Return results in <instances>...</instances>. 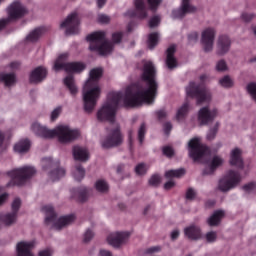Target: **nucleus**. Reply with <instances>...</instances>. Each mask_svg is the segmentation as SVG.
<instances>
[{
    "instance_id": "obj_1",
    "label": "nucleus",
    "mask_w": 256,
    "mask_h": 256,
    "mask_svg": "<svg viewBox=\"0 0 256 256\" xmlns=\"http://www.w3.org/2000/svg\"><path fill=\"white\" fill-rule=\"evenodd\" d=\"M142 79L144 82L129 86L122 92L113 91L96 112L98 122L113 123L118 107L133 108L141 104H152L158 95L156 68L152 61H145Z\"/></svg>"
},
{
    "instance_id": "obj_2",
    "label": "nucleus",
    "mask_w": 256,
    "mask_h": 256,
    "mask_svg": "<svg viewBox=\"0 0 256 256\" xmlns=\"http://www.w3.org/2000/svg\"><path fill=\"white\" fill-rule=\"evenodd\" d=\"M103 75V69L93 68L89 73V78L82 88L83 108L86 113L91 114L97 107V103L102 95V88L99 81Z\"/></svg>"
},
{
    "instance_id": "obj_3",
    "label": "nucleus",
    "mask_w": 256,
    "mask_h": 256,
    "mask_svg": "<svg viewBox=\"0 0 256 256\" xmlns=\"http://www.w3.org/2000/svg\"><path fill=\"white\" fill-rule=\"evenodd\" d=\"M31 130L34 134L43 139H53L56 137L62 144H69L80 137L79 130L73 129L67 124H60L53 129H49L35 122L31 125Z\"/></svg>"
},
{
    "instance_id": "obj_4",
    "label": "nucleus",
    "mask_w": 256,
    "mask_h": 256,
    "mask_svg": "<svg viewBox=\"0 0 256 256\" xmlns=\"http://www.w3.org/2000/svg\"><path fill=\"white\" fill-rule=\"evenodd\" d=\"M43 214H45V224L50 226L52 229L56 231H60L63 228L70 226L75 222L74 215H66L56 218V214L54 212V208L51 204L44 205L41 208Z\"/></svg>"
},
{
    "instance_id": "obj_5",
    "label": "nucleus",
    "mask_w": 256,
    "mask_h": 256,
    "mask_svg": "<svg viewBox=\"0 0 256 256\" xmlns=\"http://www.w3.org/2000/svg\"><path fill=\"white\" fill-rule=\"evenodd\" d=\"M242 182V176L238 170L228 169L220 180H218L217 190L222 193H228L236 189Z\"/></svg>"
},
{
    "instance_id": "obj_6",
    "label": "nucleus",
    "mask_w": 256,
    "mask_h": 256,
    "mask_svg": "<svg viewBox=\"0 0 256 256\" xmlns=\"http://www.w3.org/2000/svg\"><path fill=\"white\" fill-rule=\"evenodd\" d=\"M186 95L189 98H195L198 105L209 104L212 101V92L202 84L190 82L186 87Z\"/></svg>"
},
{
    "instance_id": "obj_7",
    "label": "nucleus",
    "mask_w": 256,
    "mask_h": 256,
    "mask_svg": "<svg viewBox=\"0 0 256 256\" xmlns=\"http://www.w3.org/2000/svg\"><path fill=\"white\" fill-rule=\"evenodd\" d=\"M87 41L90 43L89 49L97 51L100 55H109L113 51V45L105 40L104 32H94L88 35Z\"/></svg>"
},
{
    "instance_id": "obj_8",
    "label": "nucleus",
    "mask_w": 256,
    "mask_h": 256,
    "mask_svg": "<svg viewBox=\"0 0 256 256\" xmlns=\"http://www.w3.org/2000/svg\"><path fill=\"white\" fill-rule=\"evenodd\" d=\"M69 53L64 52L56 58L53 69L54 71H66L67 73H81L84 71L85 65L81 62H68Z\"/></svg>"
},
{
    "instance_id": "obj_9",
    "label": "nucleus",
    "mask_w": 256,
    "mask_h": 256,
    "mask_svg": "<svg viewBox=\"0 0 256 256\" xmlns=\"http://www.w3.org/2000/svg\"><path fill=\"white\" fill-rule=\"evenodd\" d=\"M189 157L194 161H201L210 155L209 149L202 144L200 137H193L188 141Z\"/></svg>"
},
{
    "instance_id": "obj_10",
    "label": "nucleus",
    "mask_w": 256,
    "mask_h": 256,
    "mask_svg": "<svg viewBox=\"0 0 256 256\" xmlns=\"http://www.w3.org/2000/svg\"><path fill=\"white\" fill-rule=\"evenodd\" d=\"M42 169L48 173L49 180L56 182L63 178L66 174L64 168H58L59 161L53 160L52 158H43L41 161Z\"/></svg>"
},
{
    "instance_id": "obj_11",
    "label": "nucleus",
    "mask_w": 256,
    "mask_h": 256,
    "mask_svg": "<svg viewBox=\"0 0 256 256\" xmlns=\"http://www.w3.org/2000/svg\"><path fill=\"white\" fill-rule=\"evenodd\" d=\"M36 173L35 167L26 165L9 171L8 176L14 181L15 185L20 186L32 179Z\"/></svg>"
},
{
    "instance_id": "obj_12",
    "label": "nucleus",
    "mask_w": 256,
    "mask_h": 256,
    "mask_svg": "<svg viewBox=\"0 0 256 256\" xmlns=\"http://www.w3.org/2000/svg\"><path fill=\"white\" fill-rule=\"evenodd\" d=\"M123 142V136L120 131V126L117 123H111L107 128V136L102 141V147L105 149L116 147Z\"/></svg>"
},
{
    "instance_id": "obj_13",
    "label": "nucleus",
    "mask_w": 256,
    "mask_h": 256,
    "mask_svg": "<svg viewBox=\"0 0 256 256\" xmlns=\"http://www.w3.org/2000/svg\"><path fill=\"white\" fill-rule=\"evenodd\" d=\"M60 28L65 30L66 35H77L80 31V17L76 12L69 14Z\"/></svg>"
},
{
    "instance_id": "obj_14",
    "label": "nucleus",
    "mask_w": 256,
    "mask_h": 256,
    "mask_svg": "<svg viewBox=\"0 0 256 256\" xmlns=\"http://www.w3.org/2000/svg\"><path fill=\"white\" fill-rule=\"evenodd\" d=\"M219 117L217 108L210 109L208 106L202 107L198 112V123L201 126H207Z\"/></svg>"
},
{
    "instance_id": "obj_15",
    "label": "nucleus",
    "mask_w": 256,
    "mask_h": 256,
    "mask_svg": "<svg viewBox=\"0 0 256 256\" xmlns=\"http://www.w3.org/2000/svg\"><path fill=\"white\" fill-rule=\"evenodd\" d=\"M216 37V30L213 27H207L203 29L201 33V41L203 49L206 53H209L214 47V41Z\"/></svg>"
},
{
    "instance_id": "obj_16",
    "label": "nucleus",
    "mask_w": 256,
    "mask_h": 256,
    "mask_svg": "<svg viewBox=\"0 0 256 256\" xmlns=\"http://www.w3.org/2000/svg\"><path fill=\"white\" fill-rule=\"evenodd\" d=\"M197 7L190 3V0H182V4L179 9L172 11V19H182L189 15V13H196Z\"/></svg>"
},
{
    "instance_id": "obj_17",
    "label": "nucleus",
    "mask_w": 256,
    "mask_h": 256,
    "mask_svg": "<svg viewBox=\"0 0 256 256\" xmlns=\"http://www.w3.org/2000/svg\"><path fill=\"white\" fill-rule=\"evenodd\" d=\"M36 247L35 240H22L16 244L17 256H34L32 250Z\"/></svg>"
},
{
    "instance_id": "obj_18",
    "label": "nucleus",
    "mask_w": 256,
    "mask_h": 256,
    "mask_svg": "<svg viewBox=\"0 0 256 256\" xmlns=\"http://www.w3.org/2000/svg\"><path fill=\"white\" fill-rule=\"evenodd\" d=\"M129 237V232H112L107 237V243L113 247H120L128 241Z\"/></svg>"
},
{
    "instance_id": "obj_19",
    "label": "nucleus",
    "mask_w": 256,
    "mask_h": 256,
    "mask_svg": "<svg viewBox=\"0 0 256 256\" xmlns=\"http://www.w3.org/2000/svg\"><path fill=\"white\" fill-rule=\"evenodd\" d=\"M9 19H20L26 15L27 9L20 1L12 2L7 8Z\"/></svg>"
},
{
    "instance_id": "obj_20",
    "label": "nucleus",
    "mask_w": 256,
    "mask_h": 256,
    "mask_svg": "<svg viewBox=\"0 0 256 256\" xmlns=\"http://www.w3.org/2000/svg\"><path fill=\"white\" fill-rule=\"evenodd\" d=\"M186 173V170L183 168L176 169V170H168L165 173V177L169 180L165 183L164 188L165 190H171L176 186V182L173 180V178H182Z\"/></svg>"
},
{
    "instance_id": "obj_21",
    "label": "nucleus",
    "mask_w": 256,
    "mask_h": 256,
    "mask_svg": "<svg viewBox=\"0 0 256 256\" xmlns=\"http://www.w3.org/2000/svg\"><path fill=\"white\" fill-rule=\"evenodd\" d=\"M230 166L236 167L238 170L244 169V161L242 157V151L240 148H234L230 151V159H229Z\"/></svg>"
},
{
    "instance_id": "obj_22",
    "label": "nucleus",
    "mask_w": 256,
    "mask_h": 256,
    "mask_svg": "<svg viewBox=\"0 0 256 256\" xmlns=\"http://www.w3.org/2000/svg\"><path fill=\"white\" fill-rule=\"evenodd\" d=\"M136 12L134 10H129L126 13L127 17H139V19H146L148 17L147 9L145 7L144 0H135Z\"/></svg>"
},
{
    "instance_id": "obj_23",
    "label": "nucleus",
    "mask_w": 256,
    "mask_h": 256,
    "mask_svg": "<svg viewBox=\"0 0 256 256\" xmlns=\"http://www.w3.org/2000/svg\"><path fill=\"white\" fill-rule=\"evenodd\" d=\"M225 163V159L221 155H214L208 161V168L204 171L206 175L213 174L218 168L222 167Z\"/></svg>"
},
{
    "instance_id": "obj_24",
    "label": "nucleus",
    "mask_w": 256,
    "mask_h": 256,
    "mask_svg": "<svg viewBox=\"0 0 256 256\" xmlns=\"http://www.w3.org/2000/svg\"><path fill=\"white\" fill-rule=\"evenodd\" d=\"M46 75V68L39 66L31 72L29 80L32 84H39L45 79Z\"/></svg>"
},
{
    "instance_id": "obj_25",
    "label": "nucleus",
    "mask_w": 256,
    "mask_h": 256,
    "mask_svg": "<svg viewBox=\"0 0 256 256\" xmlns=\"http://www.w3.org/2000/svg\"><path fill=\"white\" fill-rule=\"evenodd\" d=\"M73 158L79 162H87L90 158V154L87 148L82 146H74L73 147Z\"/></svg>"
},
{
    "instance_id": "obj_26",
    "label": "nucleus",
    "mask_w": 256,
    "mask_h": 256,
    "mask_svg": "<svg viewBox=\"0 0 256 256\" xmlns=\"http://www.w3.org/2000/svg\"><path fill=\"white\" fill-rule=\"evenodd\" d=\"M218 55H226L229 53L231 47V40L227 35L218 37Z\"/></svg>"
},
{
    "instance_id": "obj_27",
    "label": "nucleus",
    "mask_w": 256,
    "mask_h": 256,
    "mask_svg": "<svg viewBox=\"0 0 256 256\" xmlns=\"http://www.w3.org/2000/svg\"><path fill=\"white\" fill-rule=\"evenodd\" d=\"M185 235L190 240H200L203 238L201 229L197 225H190L184 230Z\"/></svg>"
},
{
    "instance_id": "obj_28",
    "label": "nucleus",
    "mask_w": 256,
    "mask_h": 256,
    "mask_svg": "<svg viewBox=\"0 0 256 256\" xmlns=\"http://www.w3.org/2000/svg\"><path fill=\"white\" fill-rule=\"evenodd\" d=\"M30 147L31 143L29 139H21L14 145L13 149L15 153L26 154Z\"/></svg>"
},
{
    "instance_id": "obj_29",
    "label": "nucleus",
    "mask_w": 256,
    "mask_h": 256,
    "mask_svg": "<svg viewBox=\"0 0 256 256\" xmlns=\"http://www.w3.org/2000/svg\"><path fill=\"white\" fill-rule=\"evenodd\" d=\"M175 51V46H170L167 50L166 65L168 69H175L176 67H178L177 59L174 56Z\"/></svg>"
},
{
    "instance_id": "obj_30",
    "label": "nucleus",
    "mask_w": 256,
    "mask_h": 256,
    "mask_svg": "<svg viewBox=\"0 0 256 256\" xmlns=\"http://www.w3.org/2000/svg\"><path fill=\"white\" fill-rule=\"evenodd\" d=\"M18 214L16 212H7L2 215L1 222L7 227H11L17 223Z\"/></svg>"
},
{
    "instance_id": "obj_31",
    "label": "nucleus",
    "mask_w": 256,
    "mask_h": 256,
    "mask_svg": "<svg viewBox=\"0 0 256 256\" xmlns=\"http://www.w3.org/2000/svg\"><path fill=\"white\" fill-rule=\"evenodd\" d=\"M218 86L222 89H233L235 87V81L230 75H224L218 79Z\"/></svg>"
},
{
    "instance_id": "obj_32",
    "label": "nucleus",
    "mask_w": 256,
    "mask_h": 256,
    "mask_svg": "<svg viewBox=\"0 0 256 256\" xmlns=\"http://www.w3.org/2000/svg\"><path fill=\"white\" fill-rule=\"evenodd\" d=\"M225 212L223 210H217L208 218V225L211 227L218 226L221 220L224 218Z\"/></svg>"
},
{
    "instance_id": "obj_33",
    "label": "nucleus",
    "mask_w": 256,
    "mask_h": 256,
    "mask_svg": "<svg viewBox=\"0 0 256 256\" xmlns=\"http://www.w3.org/2000/svg\"><path fill=\"white\" fill-rule=\"evenodd\" d=\"M190 110V105L189 103H184L178 110L176 113V120L179 123L184 122V120L186 119L187 114L189 113Z\"/></svg>"
},
{
    "instance_id": "obj_34",
    "label": "nucleus",
    "mask_w": 256,
    "mask_h": 256,
    "mask_svg": "<svg viewBox=\"0 0 256 256\" xmlns=\"http://www.w3.org/2000/svg\"><path fill=\"white\" fill-rule=\"evenodd\" d=\"M64 85L68 88L72 96H76L78 94V87L76 86L74 78L72 76H67L64 79Z\"/></svg>"
},
{
    "instance_id": "obj_35",
    "label": "nucleus",
    "mask_w": 256,
    "mask_h": 256,
    "mask_svg": "<svg viewBox=\"0 0 256 256\" xmlns=\"http://www.w3.org/2000/svg\"><path fill=\"white\" fill-rule=\"evenodd\" d=\"M17 79L14 73H2V82L6 87H12L15 85Z\"/></svg>"
},
{
    "instance_id": "obj_36",
    "label": "nucleus",
    "mask_w": 256,
    "mask_h": 256,
    "mask_svg": "<svg viewBox=\"0 0 256 256\" xmlns=\"http://www.w3.org/2000/svg\"><path fill=\"white\" fill-rule=\"evenodd\" d=\"M44 33H45L44 28H37L27 36V41H31V43H35V41H38V39H40V37H42Z\"/></svg>"
},
{
    "instance_id": "obj_37",
    "label": "nucleus",
    "mask_w": 256,
    "mask_h": 256,
    "mask_svg": "<svg viewBox=\"0 0 256 256\" xmlns=\"http://www.w3.org/2000/svg\"><path fill=\"white\" fill-rule=\"evenodd\" d=\"M160 41V34L158 32L150 33L147 40V45L150 49H153L158 45Z\"/></svg>"
},
{
    "instance_id": "obj_38",
    "label": "nucleus",
    "mask_w": 256,
    "mask_h": 256,
    "mask_svg": "<svg viewBox=\"0 0 256 256\" xmlns=\"http://www.w3.org/2000/svg\"><path fill=\"white\" fill-rule=\"evenodd\" d=\"M95 189L100 193H107L109 185L104 179H99L95 182Z\"/></svg>"
},
{
    "instance_id": "obj_39",
    "label": "nucleus",
    "mask_w": 256,
    "mask_h": 256,
    "mask_svg": "<svg viewBox=\"0 0 256 256\" xmlns=\"http://www.w3.org/2000/svg\"><path fill=\"white\" fill-rule=\"evenodd\" d=\"M72 175L74 179L79 182L85 176V169L81 165H77L75 166Z\"/></svg>"
},
{
    "instance_id": "obj_40",
    "label": "nucleus",
    "mask_w": 256,
    "mask_h": 256,
    "mask_svg": "<svg viewBox=\"0 0 256 256\" xmlns=\"http://www.w3.org/2000/svg\"><path fill=\"white\" fill-rule=\"evenodd\" d=\"M205 242L213 244L218 240V233L216 231H208L205 236H202Z\"/></svg>"
},
{
    "instance_id": "obj_41",
    "label": "nucleus",
    "mask_w": 256,
    "mask_h": 256,
    "mask_svg": "<svg viewBox=\"0 0 256 256\" xmlns=\"http://www.w3.org/2000/svg\"><path fill=\"white\" fill-rule=\"evenodd\" d=\"M219 126H220V123H219V122H216L214 128H211V129H210V131H209L208 134H207V139H208L209 141H212V140L215 139V137H216V135H217V133H218V128H219Z\"/></svg>"
},
{
    "instance_id": "obj_42",
    "label": "nucleus",
    "mask_w": 256,
    "mask_h": 256,
    "mask_svg": "<svg viewBox=\"0 0 256 256\" xmlns=\"http://www.w3.org/2000/svg\"><path fill=\"white\" fill-rule=\"evenodd\" d=\"M246 91H248V94H250V97H252V100L256 102V83L248 84V86H246Z\"/></svg>"
},
{
    "instance_id": "obj_43",
    "label": "nucleus",
    "mask_w": 256,
    "mask_h": 256,
    "mask_svg": "<svg viewBox=\"0 0 256 256\" xmlns=\"http://www.w3.org/2000/svg\"><path fill=\"white\" fill-rule=\"evenodd\" d=\"M148 171V166L145 163H140L136 166L135 172L138 176H143Z\"/></svg>"
},
{
    "instance_id": "obj_44",
    "label": "nucleus",
    "mask_w": 256,
    "mask_h": 256,
    "mask_svg": "<svg viewBox=\"0 0 256 256\" xmlns=\"http://www.w3.org/2000/svg\"><path fill=\"white\" fill-rule=\"evenodd\" d=\"M61 113H62V107L61 106H58L55 109H53L51 114H50L51 122H55L59 118Z\"/></svg>"
},
{
    "instance_id": "obj_45",
    "label": "nucleus",
    "mask_w": 256,
    "mask_h": 256,
    "mask_svg": "<svg viewBox=\"0 0 256 256\" xmlns=\"http://www.w3.org/2000/svg\"><path fill=\"white\" fill-rule=\"evenodd\" d=\"M21 204H22V202H21L20 198H15L13 200V202L11 203L12 212L16 213L18 215V211L21 207Z\"/></svg>"
},
{
    "instance_id": "obj_46",
    "label": "nucleus",
    "mask_w": 256,
    "mask_h": 256,
    "mask_svg": "<svg viewBox=\"0 0 256 256\" xmlns=\"http://www.w3.org/2000/svg\"><path fill=\"white\" fill-rule=\"evenodd\" d=\"M145 134H146V125L143 123V124H141V126L138 130V140H139L140 144H143Z\"/></svg>"
},
{
    "instance_id": "obj_47",
    "label": "nucleus",
    "mask_w": 256,
    "mask_h": 256,
    "mask_svg": "<svg viewBox=\"0 0 256 256\" xmlns=\"http://www.w3.org/2000/svg\"><path fill=\"white\" fill-rule=\"evenodd\" d=\"M160 23H161V17L158 15L153 16L149 21V27H151V29H154L155 27H158Z\"/></svg>"
},
{
    "instance_id": "obj_48",
    "label": "nucleus",
    "mask_w": 256,
    "mask_h": 256,
    "mask_svg": "<svg viewBox=\"0 0 256 256\" xmlns=\"http://www.w3.org/2000/svg\"><path fill=\"white\" fill-rule=\"evenodd\" d=\"M95 236V233L92 229H87L83 236V241L85 243L90 242Z\"/></svg>"
},
{
    "instance_id": "obj_49",
    "label": "nucleus",
    "mask_w": 256,
    "mask_h": 256,
    "mask_svg": "<svg viewBox=\"0 0 256 256\" xmlns=\"http://www.w3.org/2000/svg\"><path fill=\"white\" fill-rule=\"evenodd\" d=\"M216 69L217 71L224 72V71H228L229 68L225 60H220L216 64Z\"/></svg>"
},
{
    "instance_id": "obj_50",
    "label": "nucleus",
    "mask_w": 256,
    "mask_h": 256,
    "mask_svg": "<svg viewBox=\"0 0 256 256\" xmlns=\"http://www.w3.org/2000/svg\"><path fill=\"white\" fill-rule=\"evenodd\" d=\"M244 192L246 193H254L256 192V182H250L243 187Z\"/></svg>"
},
{
    "instance_id": "obj_51",
    "label": "nucleus",
    "mask_w": 256,
    "mask_h": 256,
    "mask_svg": "<svg viewBox=\"0 0 256 256\" xmlns=\"http://www.w3.org/2000/svg\"><path fill=\"white\" fill-rule=\"evenodd\" d=\"M147 3L152 11H156L162 3V0H147Z\"/></svg>"
},
{
    "instance_id": "obj_52",
    "label": "nucleus",
    "mask_w": 256,
    "mask_h": 256,
    "mask_svg": "<svg viewBox=\"0 0 256 256\" xmlns=\"http://www.w3.org/2000/svg\"><path fill=\"white\" fill-rule=\"evenodd\" d=\"M160 183H161V178H160L159 175H153V176L150 178V180H149V184H150L151 186H154V187L158 186Z\"/></svg>"
},
{
    "instance_id": "obj_53",
    "label": "nucleus",
    "mask_w": 256,
    "mask_h": 256,
    "mask_svg": "<svg viewBox=\"0 0 256 256\" xmlns=\"http://www.w3.org/2000/svg\"><path fill=\"white\" fill-rule=\"evenodd\" d=\"M38 256H53V249L52 248L41 249L38 253Z\"/></svg>"
},
{
    "instance_id": "obj_54",
    "label": "nucleus",
    "mask_w": 256,
    "mask_h": 256,
    "mask_svg": "<svg viewBox=\"0 0 256 256\" xmlns=\"http://www.w3.org/2000/svg\"><path fill=\"white\" fill-rule=\"evenodd\" d=\"M163 154L170 158L174 155V150L171 146H165L163 147Z\"/></svg>"
},
{
    "instance_id": "obj_55",
    "label": "nucleus",
    "mask_w": 256,
    "mask_h": 256,
    "mask_svg": "<svg viewBox=\"0 0 256 256\" xmlns=\"http://www.w3.org/2000/svg\"><path fill=\"white\" fill-rule=\"evenodd\" d=\"M195 197H196V191L192 188H189L187 193H186L187 200L192 201V200L195 199Z\"/></svg>"
},
{
    "instance_id": "obj_56",
    "label": "nucleus",
    "mask_w": 256,
    "mask_h": 256,
    "mask_svg": "<svg viewBox=\"0 0 256 256\" xmlns=\"http://www.w3.org/2000/svg\"><path fill=\"white\" fill-rule=\"evenodd\" d=\"M8 137V132L0 130V149L3 147L5 139Z\"/></svg>"
},
{
    "instance_id": "obj_57",
    "label": "nucleus",
    "mask_w": 256,
    "mask_h": 256,
    "mask_svg": "<svg viewBox=\"0 0 256 256\" xmlns=\"http://www.w3.org/2000/svg\"><path fill=\"white\" fill-rule=\"evenodd\" d=\"M160 251H161L160 246H152L146 250V253L147 254H156V253H159Z\"/></svg>"
},
{
    "instance_id": "obj_58",
    "label": "nucleus",
    "mask_w": 256,
    "mask_h": 256,
    "mask_svg": "<svg viewBox=\"0 0 256 256\" xmlns=\"http://www.w3.org/2000/svg\"><path fill=\"white\" fill-rule=\"evenodd\" d=\"M98 21H99V23H108L110 21V18L107 15L100 14L98 16Z\"/></svg>"
},
{
    "instance_id": "obj_59",
    "label": "nucleus",
    "mask_w": 256,
    "mask_h": 256,
    "mask_svg": "<svg viewBox=\"0 0 256 256\" xmlns=\"http://www.w3.org/2000/svg\"><path fill=\"white\" fill-rule=\"evenodd\" d=\"M122 39V33H114L112 36L113 43H120Z\"/></svg>"
},
{
    "instance_id": "obj_60",
    "label": "nucleus",
    "mask_w": 256,
    "mask_h": 256,
    "mask_svg": "<svg viewBox=\"0 0 256 256\" xmlns=\"http://www.w3.org/2000/svg\"><path fill=\"white\" fill-rule=\"evenodd\" d=\"M7 198H8L7 193L0 192V206L6 202Z\"/></svg>"
},
{
    "instance_id": "obj_61",
    "label": "nucleus",
    "mask_w": 256,
    "mask_h": 256,
    "mask_svg": "<svg viewBox=\"0 0 256 256\" xmlns=\"http://www.w3.org/2000/svg\"><path fill=\"white\" fill-rule=\"evenodd\" d=\"M99 256H113L109 250L101 249L99 252Z\"/></svg>"
},
{
    "instance_id": "obj_62",
    "label": "nucleus",
    "mask_w": 256,
    "mask_h": 256,
    "mask_svg": "<svg viewBox=\"0 0 256 256\" xmlns=\"http://www.w3.org/2000/svg\"><path fill=\"white\" fill-rule=\"evenodd\" d=\"M128 139H129L130 144H132V142L134 141V130L133 129L128 130Z\"/></svg>"
},
{
    "instance_id": "obj_63",
    "label": "nucleus",
    "mask_w": 256,
    "mask_h": 256,
    "mask_svg": "<svg viewBox=\"0 0 256 256\" xmlns=\"http://www.w3.org/2000/svg\"><path fill=\"white\" fill-rule=\"evenodd\" d=\"M197 39H198V33L197 32H192L189 35V41L194 42V41H197Z\"/></svg>"
},
{
    "instance_id": "obj_64",
    "label": "nucleus",
    "mask_w": 256,
    "mask_h": 256,
    "mask_svg": "<svg viewBox=\"0 0 256 256\" xmlns=\"http://www.w3.org/2000/svg\"><path fill=\"white\" fill-rule=\"evenodd\" d=\"M171 130H172V125H171V123H169V122L165 123V124H164V132H165L166 134H168Z\"/></svg>"
}]
</instances>
